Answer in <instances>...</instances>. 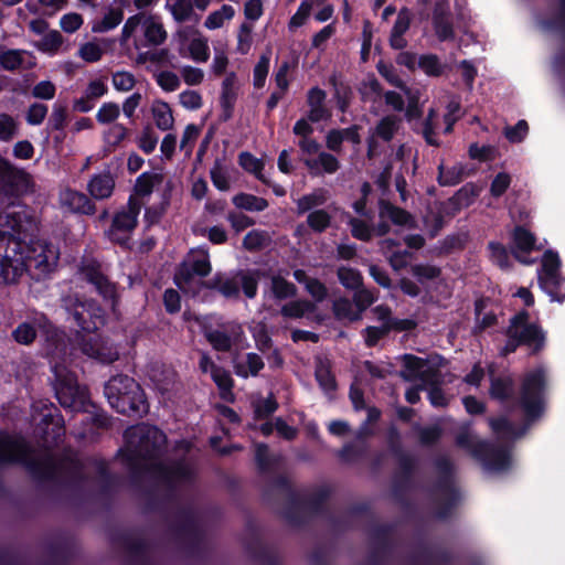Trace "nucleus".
I'll use <instances>...</instances> for the list:
<instances>
[{
	"instance_id": "obj_1",
	"label": "nucleus",
	"mask_w": 565,
	"mask_h": 565,
	"mask_svg": "<svg viewBox=\"0 0 565 565\" xmlns=\"http://www.w3.org/2000/svg\"><path fill=\"white\" fill-rule=\"evenodd\" d=\"M32 177L24 169L18 168L0 156V247H33L38 234V225L33 216L24 210L10 211L21 199L31 192Z\"/></svg>"
},
{
	"instance_id": "obj_2",
	"label": "nucleus",
	"mask_w": 565,
	"mask_h": 565,
	"mask_svg": "<svg viewBox=\"0 0 565 565\" xmlns=\"http://www.w3.org/2000/svg\"><path fill=\"white\" fill-rule=\"evenodd\" d=\"M63 305L75 322L77 332L82 333L81 348L83 353L102 363H111L117 360V350L95 334L105 323L100 307L95 301H79L73 297L64 298Z\"/></svg>"
},
{
	"instance_id": "obj_3",
	"label": "nucleus",
	"mask_w": 565,
	"mask_h": 565,
	"mask_svg": "<svg viewBox=\"0 0 565 565\" xmlns=\"http://www.w3.org/2000/svg\"><path fill=\"white\" fill-rule=\"evenodd\" d=\"M105 395L113 408L127 415L148 412L146 396L139 384L127 375H117L105 385Z\"/></svg>"
},
{
	"instance_id": "obj_4",
	"label": "nucleus",
	"mask_w": 565,
	"mask_h": 565,
	"mask_svg": "<svg viewBox=\"0 0 565 565\" xmlns=\"http://www.w3.org/2000/svg\"><path fill=\"white\" fill-rule=\"evenodd\" d=\"M545 343L543 330L529 322V315L521 311L511 319L508 329V341L502 349V354L514 352L521 344L527 345L533 352L540 351Z\"/></svg>"
},
{
	"instance_id": "obj_5",
	"label": "nucleus",
	"mask_w": 565,
	"mask_h": 565,
	"mask_svg": "<svg viewBox=\"0 0 565 565\" xmlns=\"http://www.w3.org/2000/svg\"><path fill=\"white\" fill-rule=\"evenodd\" d=\"M210 271L207 254L203 249L191 250L175 274L174 281L183 292L196 295L203 285L202 278Z\"/></svg>"
},
{
	"instance_id": "obj_6",
	"label": "nucleus",
	"mask_w": 565,
	"mask_h": 565,
	"mask_svg": "<svg viewBox=\"0 0 565 565\" xmlns=\"http://www.w3.org/2000/svg\"><path fill=\"white\" fill-rule=\"evenodd\" d=\"M142 204L141 200L135 198V195H129L127 205L114 214L107 232L111 243L118 244L120 247H129L127 244L132 231L138 225V216Z\"/></svg>"
},
{
	"instance_id": "obj_7",
	"label": "nucleus",
	"mask_w": 565,
	"mask_h": 565,
	"mask_svg": "<svg viewBox=\"0 0 565 565\" xmlns=\"http://www.w3.org/2000/svg\"><path fill=\"white\" fill-rule=\"evenodd\" d=\"M545 383V370L543 367H537L524 375L520 403L524 413L531 419L539 417L544 409Z\"/></svg>"
},
{
	"instance_id": "obj_8",
	"label": "nucleus",
	"mask_w": 565,
	"mask_h": 565,
	"mask_svg": "<svg viewBox=\"0 0 565 565\" xmlns=\"http://www.w3.org/2000/svg\"><path fill=\"white\" fill-rule=\"evenodd\" d=\"M128 449L136 456H151L166 443V436L157 427L141 424L128 428L125 433Z\"/></svg>"
},
{
	"instance_id": "obj_9",
	"label": "nucleus",
	"mask_w": 565,
	"mask_h": 565,
	"mask_svg": "<svg viewBox=\"0 0 565 565\" xmlns=\"http://www.w3.org/2000/svg\"><path fill=\"white\" fill-rule=\"evenodd\" d=\"M55 374V393L58 402L65 408L78 411L86 402V391L77 385L73 374L63 367L53 366Z\"/></svg>"
},
{
	"instance_id": "obj_10",
	"label": "nucleus",
	"mask_w": 565,
	"mask_h": 565,
	"mask_svg": "<svg viewBox=\"0 0 565 565\" xmlns=\"http://www.w3.org/2000/svg\"><path fill=\"white\" fill-rule=\"evenodd\" d=\"M559 257L557 253L547 249L542 257V269L539 271L541 288L551 297L552 301L564 302L565 292L561 290L563 278L558 273Z\"/></svg>"
},
{
	"instance_id": "obj_11",
	"label": "nucleus",
	"mask_w": 565,
	"mask_h": 565,
	"mask_svg": "<svg viewBox=\"0 0 565 565\" xmlns=\"http://www.w3.org/2000/svg\"><path fill=\"white\" fill-rule=\"evenodd\" d=\"M170 190H164L161 201L158 204L146 207L143 214L145 230L143 238L139 247H154L157 239L150 234L154 226H158L170 205Z\"/></svg>"
},
{
	"instance_id": "obj_12",
	"label": "nucleus",
	"mask_w": 565,
	"mask_h": 565,
	"mask_svg": "<svg viewBox=\"0 0 565 565\" xmlns=\"http://www.w3.org/2000/svg\"><path fill=\"white\" fill-rule=\"evenodd\" d=\"M24 266L23 254L19 249H0V286L15 282Z\"/></svg>"
},
{
	"instance_id": "obj_13",
	"label": "nucleus",
	"mask_w": 565,
	"mask_h": 565,
	"mask_svg": "<svg viewBox=\"0 0 565 565\" xmlns=\"http://www.w3.org/2000/svg\"><path fill=\"white\" fill-rule=\"evenodd\" d=\"M199 366L203 373H210L220 390L222 398L233 401V380L231 374L223 367L217 366L206 353L201 354Z\"/></svg>"
},
{
	"instance_id": "obj_14",
	"label": "nucleus",
	"mask_w": 565,
	"mask_h": 565,
	"mask_svg": "<svg viewBox=\"0 0 565 565\" xmlns=\"http://www.w3.org/2000/svg\"><path fill=\"white\" fill-rule=\"evenodd\" d=\"M81 271L105 298L116 297V287L105 277L100 264L93 259H85Z\"/></svg>"
},
{
	"instance_id": "obj_15",
	"label": "nucleus",
	"mask_w": 565,
	"mask_h": 565,
	"mask_svg": "<svg viewBox=\"0 0 565 565\" xmlns=\"http://www.w3.org/2000/svg\"><path fill=\"white\" fill-rule=\"evenodd\" d=\"M405 370L403 376L406 380H420L425 384H437L436 374L428 361L420 358L406 355L404 358Z\"/></svg>"
},
{
	"instance_id": "obj_16",
	"label": "nucleus",
	"mask_w": 565,
	"mask_h": 565,
	"mask_svg": "<svg viewBox=\"0 0 565 565\" xmlns=\"http://www.w3.org/2000/svg\"><path fill=\"white\" fill-rule=\"evenodd\" d=\"M236 79V74L231 72L222 82V90L220 96V106L222 108V113L218 117L221 122H226L233 117L235 103L237 100V89L235 87Z\"/></svg>"
},
{
	"instance_id": "obj_17",
	"label": "nucleus",
	"mask_w": 565,
	"mask_h": 565,
	"mask_svg": "<svg viewBox=\"0 0 565 565\" xmlns=\"http://www.w3.org/2000/svg\"><path fill=\"white\" fill-rule=\"evenodd\" d=\"M87 190L95 200H106L110 198L115 190V178L110 170L107 169L100 173L94 174L87 184Z\"/></svg>"
},
{
	"instance_id": "obj_18",
	"label": "nucleus",
	"mask_w": 565,
	"mask_h": 565,
	"mask_svg": "<svg viewBox=\"0 0 565 565\" xmlns=\"http://www.w3.org/2000/svg\"><path fill=\"white\" fill-rule=\"evenodd\" d=\"M26 451L22 439L0 434V461H24Z\"/></svg>"
},
{
	"instance_id": "obj_19",
	"label": "nucleus",
	"mask_w": 565,
	"mask_h": 565,
	"mask_svg": "<svg viewBox=\"0 0 565 565\" xmlns=\"http://www.w3.org/2000/svg\"><path fill=\"white\" fill-rule=\"evenodd\" d=\"M415 327L413 320L403 319V322H386V324H380L377 327H367L364 330V339L367 347H373L377 341L387 334L392 330L406 331Z\"/></svg>"
},
{
	"instance_id": "obj_20",
	"label": "nucleus",
	"mask_w": 565,
	"mask_h": 565,
	"mask_svg": "<svg viewBox=\"0 0 565 565\" xmlns=\"http://www.w3.org/2000/svg\"><path fill=\"white\" fill-rule=\"evenodd\" d=\"M433 28L439 41H451L455 39V31L451 14L448 10L437 6L433 11Z\"/></svg>"
},
{
	"instance_id": "obj_21",
	"label": "nucleus",
	"mask_w": 565,
	"mask_h": 565,
	"mask_svg": "<svg viewBox=\"0 0 565 565\" xmlns=\"http://www.w3.org/2000/svg\"><path fill=\"white\" fill-rule=\"evenodd\" d=\"M233 363L235 374L243 379L258 375L259 371L264 367L262 358L256 353L237 356Z\"/></svg>"
},
{
	"instance_id": "obj_22",
	"label": "nucleus",
	"mask_w": 565,
	"mask_h": 565,
	"mask_svg": "<svg viewBox=\"0 0 565 565\" xmlns=\"http://www.w3.org/2000/svg\"><path fill=\"white\" fill-rule=\"evenodd\" d=\"M329 83L334 89L333 97L335 99L338 110L345 114L351 107L354 98L352 87L348 83L339 81L337 75L330 76Z\"/></svg>"
},
{
	"instance_id": "obj_23",
	"label": "nucleus",
	"mask_w": 565,
	"mask_h": 565,
	"mask_svg": "<svg viewBox=\"0 0 565 565\" xmlns=\"http://www.w3.org/2000/svg\"><path fill=\"white\" fill-rule=\"evenodd\" d=\"M437 182L440 186H455L459 184L466 175V166L456 163L452 167H446L444 160L437 167Z\"/></svg>"
},
{
	"instance_id": "obj_24",
	"label": "nucleus",
	"mask_w": 565,
	"mask_h": 565,
	"mask_svg": "<svg viewBox=\"0 0 565 565\" xmlns=\"http://www.w3.org/2000/svg\"><path fill=\"white\" fill-rule=\"evenodd\" d=\"M303 163L313 175L319 174L320 167L328 174L335 173L340 168L337 157L326 151L320 152L317 159H305Z\"/></svg>"
},
{
	"instance_id": "obj_25",
	"label": "nucleus",
	"mask_w": 565,
	"mask_h": 565,
	"mask_svg": "<svg viewBox=\"0 0 565 565\" xmlns=\"http://www.w3.org/2000/svg\"><path fill=\"white\" fill-rule=\"evenodd\" d=\"M163 181V175L161 173L153 172H142L137 179L130 195H135V198H146L151 195L153 189L157 184Z\"/></svg>"
},
{
	"instance_id": "obj_26",
	"label": "nucleus",
	"mask_w": 565,
	"mask_h": 565,
	"mask_svg": "<svg viewBox=\"0 0 565 565\" xmlns=\"http://www.w3.org/2000/svg\"><path fill=\"white\" fill-rule=\"evenodd\" d=\"M316 306L307 300H295L284 305L280 313L284 318L300 319L313 317Z\"/></svg>"
},
{
	"instance_id": "obj_27",
	"label": "nucleus",
	"mask_w": 565,
	"mask_h": 565,
	"mask_svg": "<svg viewBox=\"0 0 565 565\" xmlns=\"http://www.w3.org/2000/svg\"><path fill=\"white\" fill-rule=\"evenodd\" d=\"M238 164L246 172L254 174L255 178L262 183L269 184L268 180L263 173L265 163L262 159L256 158L248 151H242L238 154Z\"/></svg>"
},
{
	"instance_id": "obj_28",
	"label": "nucleus",
	"mask_w": 565,
	"mask_h": 565,
	"mask_svg": "<svg viewBox=\"0 0 565 565\" xmlns=\"http://www.w3.org/2000/svg\"><path fill=\"white\" fill-rule=\"evenodd\" d=\"M232 202L237 209L249 212H262L269 205L266 199L245 192L234 195Z\"/></svg>"
},
{
	"instance_id": "obj_29",
	"label": "nucleus",
	"mask_w": 565,
	"mask_h": 565,
	"mask_svg": "<svg viewBox=\"0 0 565 565\" xmlns=\"http://www.w3.org/2000/svg\"><path fill=\"white\" fill-rule=\"evenodd\" d=\"M380 216L391 220L395 225H406L412 218L409 212L385 200L380 201Z\"/></svg>"
},
{
	"instance_id": "obj_30",
	"label": "nucleus",
	"mask_w": 565,
	"mask_h": 565,
	"mask_svg": "<svg viewBox=\"0 0 565 565\" xmlns=\"http://www.w3.org/2000/svg\"><path fill=\"white\" fill-rule=\"evenodd\" d=\"M38 252V249H32ZM58 249H39V253L31 259L34 267L41 274L51 273L57 265Z\"/></svg>"
},
{
	"instance_id": "obj_31",
	"label": "nucleus",
	"mask_w": 565,
	"mask_h": 565,
	"mask_svg": "<svg viewBox=\"0 0 565 565\" xmlns=\"http://www.w3.org/2000/svg\"><path fill=\"white\" fill-rule=\"evenodd\" d=\"M152 115L158 129L167 131L173 128L174 118L171 107L167 102L158 100L152 106Z\"/></svg>"
},
{
	"instance_id": "obj_32",
	"label": "nucleus",
	"mask_w": 565,
	"mask_h": 565,
	"mask_svg": "<svg viewBox=\"0 0 565 565\" xmlns=\"http://www.w3.org/2000/svg\"><path fill=\"white\" fill-rule=\"evenodd\" d=\"M68 118L67 105L55 103L46 122V130L50 132L65 130L68 125Z\"/></svg>"
},
{
	"instance_id": "obj_33",
	"label": "nucleus",
	"mask_w": 565,
	"mask_h": 565,
	"mask_svg": "<svg viewBox=\"0 0 565 565\" xmlns=\"http://www.w3.org/2000/svg\"><path fill=\"white\" fill-rule=\"evenodd\" d=\"M328 200L327 191L322 188L313 190L309 194L302 195L297 201V209L299 214H303L313 210L315 207L323 205Z\"/></svg>"
},
{
	"instance_id": "obj_34",
	"label": "nucleus",
	"mask_w": 565,
	"mask_h": 565,
	"mask_svg": "<svg viewBox=\"0 0 565 565\" xmlns=\"http://www.w3.org/2000/svg\"><path fill=\"white\" fill-rule=\"evenodd\" d=\"M295 279L303 284L308 294L317 301H322L327 296V289L323 284L317 279L308 278L306 273L301 269H297L294 273Z\"/></svg>"
},
{
	"instance_id": "obj_35",
	"label": "nucleus",
	"mask_w": 565,
	"mask_h": 565,
	"mask_svg": "<svg viewBox=\"0 0 565 565\" xmlns=\"http://www.w3.org/2000/svg\"><path fill=\"white\" fill-rule=\"evenodd\" d=\"M143 26V35L149 44L160 45L167 40V32L162 23L156 21L153 17L147 18Z\"/></svg>"
},
{
	"instance_id": "obj_36",
	"label": "nucleus",
	"mask_w": 565,
	"mask_h": 565,
	"mask_svg": "<svg viewBox=\"0 0 565 565\" xmlns=\"http://www.w3.org/2000/svg\"><path fill=\"white\" fill-rule=\"evenodd\" d=\"M28 54L24 50H2L0 51V68L4 71L14 72L22 67L24 55Z\"/></svg>"
},
{
	"instance_id": "obj_37",
	"label": "nucleus",
	"mask_w": 565,
	"mask_h": 565,
	"mask_svg": "<svg viewBox=\"0 0 565 565\" xmlns=\"http://www.w3.org/2000/svg\"><path fill=\"white\" fill-rule=\"evenodd\" d=\"M417 66L430 77H439L445 71V65L441 63L440 58L433 53L420 55L417 61Z\"/></svg>"
},
{
	"instance_id": "obj_38",
	"label": "nucleus",
	"mask_w": 565,
	"mask_h": 565,
	"mask_svg": "<svg viewBox=\"0 0 565 565\" xmlns=\"http://www.w3.org/2000/svg\"><path fill=\"white\" fill-rule=\"evenodd\" d=\"M124 19V11L120 8H110L104 18L94 23L92 31L95 33H104L115 29Z\"/></svg>"
},
{
	"instance_id": "obj_39",
	"label": "nucleus",
	"mask_w": 565,
	"mask_h": 565,
	"mask_svg": "<svg viewBox=\"0 0 565 565\" xmlns=\"http://www.w3.org/2000/svg\"><path fill=\"white\" fill-rule=\"evenodd\" d=\"M478 196V190L473 183L462 185L450 199L449 204L456 210L470 205L475 198Z\"/></svg>"
},
{
	"instance_id": "obj_40",
	"label": "nucleus",
	"mask_w": 565,
	"mask_h": 565,
	"mask_svg": "<svg viewBox=\"0 0 565 565\" xmlns=\"http://www.w3.org/2000/svg\"><path fill=\"white\" fill-rule=\"evenodd\" d=\"M398 130V119L387 115L379 120L375 126V135L385 142H390Z\"/></svg>"
},
{
	"instance_id": "obj_41",
	"label": "nucleus",
	"mask_w": 565,
	"mask_h": 565,
	"mask_svg": "<svg viewBox=\"0 0 565 565\" xmlns=\"http://www.w3.org/2000/svg\"><path fill=\"white\" fill-rule=\"evenodd\" d=\"M235 10L230 4H223L221 9L211 12L204 21V26L209 30H215L223 26L225 20L233 19Z\"/></svg>"
},
{
	"instance_id": "obj_42",
	"label": "nucleus",
	"mask_w": 565,
	"mask_h": 565,
	"mask_svg": "<svg viewBox=\"0 0 565 565\" xmlns=\"http://www.w3.org/2000/svg\"><path fill=\"white\" fill-rule=\"evenodd\" d=\"M63 41V35L58 31L52 30L43 35L41 41L36 43V47L43 53L54 55L62 46Z\"/></svg>"
},
{
	"instance_id": "obj_43",
	"label": "nucleus",
	"mask_w": 565,
	"mask_h": 565,
	"mask_svg": "<svg viewBox=\"0 0 565 565\" xmlns=\"http://www.w3.org/2000/svg\"><path fill=\"white\" fill-rule=\"evenodd\" d=\"M19 134V121L7 113L0 114V141L10 142Z\"/></svg>"
},
{
	"instance_id": "obj_44",
	"label": "nucleus",
	"mask_w": 565,
	"mask_h": 565,
	"mask_svg": "<svg viewBox=\"0 0 565 565\" xmlns=\"http://www.w3.org/2000/svg\"><path fill=\"white\" fill-rule=\"evenodd\" d=\"M316 379L320 387L328 394L333 392L337 387L334 376L330 371L328 362L319 361L316 367Z\"/></svg>"
},
{
	"instance_id": "obj_45",
	"label": "nucleus",
	"mask_w": 565,
	"mask_h": 565,
	"mask_svg": "<svg viewBox=\"0 0 565 565\" xmlns=\"http://www.w3.org/2000/svg\"><path fill=\"white\" fill-rule=\"evenodd\" d=\"M331 215L326 210H313L307 216L308 226L316 233H323L331 225Z\"/></svg>"
},
{
	"instance_id": "obj_46",
	"label": "nucleus",
	"mask_w": 565,
	"mask_h": 565,
	"mask_svg": "<svg viewBox=\"0 0 565 565\" xmlns=\"http://www.w3.org/2000/svg\"><path fill=\"white\" fill-rule=\"evenodd\" d=\"M190 56L200 63H204L210 58V47L207 39L203 36L194 38L189 44Z\"/></svg>"
},
{
	"instance_id": "obj_47",
	"label": "nucleus",
	"mask_w": 565,
	"mask_h": 565,
	"mask_svg": "<svg viewBox=\"0 0 565 565\" xmlns=\"http://www.w3.org/2000/svg\"><path fill=\"white\" fill-rule=\"evenodd\" d=\"M270 58L268 55H260L258 62L253 70V85L255 88L260 89L265 86L266 78L269 72Z\"/></svg>"
},
{
	"instance_id": "obj_48",
	"label": "nucleus",
	"mask_w": 565,
	"mask_h": 565,
	"mask_svg": "<svg viewBox=\"0 0 565 565\" xmlns=\"http://www.w3.org/2000/svg\"><path fill=\"white\" fill-rule=\"evenodd\" d=\"M173 19L179 22L189 21L193 14L192 0H174V3L170 7Z\"/></svg>"
},
{
	"instance_id": "obj_49",
	"label": "nucleus",
	"mask_w": 565,
	"mask_h": 565,
	"mask_svg": "<svg viewBox=\"0 0 565 565\" xmlns=\"http://www.w3.org/2000/svg\"><path fill=\"white\" fill-rule=\"evenodd\" d=\"M205 338L217 351L226 352L232 347V338L222 330H212L205 332Z\"/></svg>"
},
{
	"instance_id": "obj_50",
	"label": "nucleus",
	"mask_w": 565,
	"mask_h": 565,
	"mask_svg": "<svg viewBox=\"0 0 565 565\" xmlns=\"http://www.w3.org/2000/svg\"><path fill=\"white\" fill-rule=\"evenodd\" d=\"M514 247H537L535 235L522 225H516L512 233Z\"/></svg>"
},
{
	"instance_id": "obj_51",
	"label": "nucleus",
	"mask_w": 565,
	"mask_h": 565,
	"mask_svg": "<svg viewBox=\"0 0 565 565\" xmlns=\"http://www.w3.org/2000/svg\"><path fill=\"white\" fill-rule=\"evenodd\" d=\"M271 291L278 299L289 298L296 295V287L279 276L271 278Z\"/></svg>"
},
{
	"instance_id": "obj_52",
	"label": "nucleus",
	"mask_w": 565,
	"mask_h": 565,
	"mask_svg": "<svg viewBox=\"0 0 565 565\" xmlns=\"http://www.w3.org/2000/svg\"><path fill=\"white\" fill-rule=\"evenodd\" d=\"M529 131V124L524 119H520L514 126H507L504 128V137L512 143H518L524 140Z\"/></svg>"
},
{
	"instance_id": "obj_53",
	"label": "nucleus",
	"mask_w": 565,
	"mask_h": 565,
	"mask_svg": "<svg viewBox=\"0 0 565 565\" xmlns=\"http://www.w3.org/2000/svg\"><path fill=\"white\" fill-rule=\"evenodd\" d=\"M120 115L119 106L116 103H104L96 114V120L99 124L114 122Z\"/></svg>"
},
{
	"instance_id": "obj_54",
	"label": "nucleus",
	"mask_w": 565,
	"mask_h": 565,
	"mask_svg": "<svg viewBox=\"0 0 565 565\" xmlns=\"http://www.w3.org/2000/svg\"><path fill=\"white\" fill-rule=\"evenodd\" d=\"M49 111V107L42 103H33L29 106L25 120L31 126L41 125Z\"/></svg>"
},
{
	"instance_id": "obj_55",
	"label": "nucleus",
	"mask_w": 565,
	"mask_h": 565,
	"mask_svg": "<svg viewBox=\"0 0 565 565\" xmlns=\"http://www.w3.org/2000/svg\"><path fill=\"white\" fill-rule=\"evenodd\" d=\"M435 116H436L435 110L433 108L429 109L427 117L425 118V120L423 122V131L422 132H423V137L427 145L433 146V147H439L440 141L436 138V134H435V122H434Z\"/></svg>"
},
{
	"instance_id": "obj_56",
	"label": "nucleus",
	"mask_w": 565,
	"mask_h": 565,
	"mask_svg": "<svg viewBox=\"0 0 565 565\" xmlns=\"http://www.w3.org/2000/svg\"><path fill=\"white\" fill-rule=\"evenodd\" d=\"M338 277L344 287L351 289L358 288L362 281L360 273L350 267H340L338 269Z\"/></svg>"
},
{
	"instance_id": "obj_57",
	"label": "nucleus",
	"mask_w": 565,
	"mask_h": 565,
	"mask_svg": "<svg viewBox=\"0 0 565 565\" xmlns=\"http://www.w3.org/2000/svg\"><path fill=\"white\" fill-rule=\"evenodd\" d=\"M210 177L213 185L220 191H227L230 189V181L223 171L222 163L218 159L215 160L214 166L210 171Z\"/></svg>"
},
{
	"instance_id": "obj_58",
	"label": "nucleus",
	"mask_w": 565,
	"mask_h": 565,
	"mask_svg": "<svg viewBox=\"0 0 565 565\" xmlns=\"http://www.w3.org/2000/svg\"><path fill=\"white\" fill-rule=\"evenodd\" d=\"M334 315L339 319H348L354 321L360 319L361 312H354L352 303L347 299H339L333 303Z\"/></svg>"
},
{
	"instance_id": "obj_59",
	"label": "nucleus",
	"mask_w": 565,
	"mask_h": 565,
	"mask_svg": "<svg viewBox=\"0 0 565 565\" xmlns=\"http://www.w3.org/2000/svg\"><path fill=\"white\" fill-rule=\"evenodd\" d=\"M113 85L119 92H128L136 85L135 76L126 71H119L113 74Z\"/></svg>"
},
{
	"instance_id": "obj_60",
	"label": "nucleus",
	"mask_w": 565,
	"mask_h": 565,
	"mask_svg": "<svg viewBox=\"0 0 565 565\" xmlns=\"http://www.w3.org/2000/svg\"><path fill=\"white\" fill-rule=\"evenodd\" d=\"M511 184V177L507 172H499L492 180L490 193L493 198L502 196Z\"/></svg>"
},
{
	"instance_id": "obj_61",
	"label": "nucleus",
	"mask_w": 565,
	"mask_h": 565,
	"mask_svg": "<svg viewBox=\"0 0 565 565\" xmlns=\"http://www.w3.org/2000/svg\"><path fill=\"white\" fill-rule=\"evenodd\" d=\"M412 271L417 280L423 285L437 279L440 274L437 267L426 265H416L412 268Z\"/></svg>"
},
{
	"instance_id": "obj_62",
	"label": "nucleus",
	"mask_w": 565,
	"mask_h": 565,
	"mask_svg": "<svg viewBox=\"0 0 565 565\" xmlns=\"http://www.w3.org/2000/svg\"><path fill=\"white\" fill-rule=\"evenodd\" d=\"M157 84L164 92H174L180 87L178 75L171 71H162L156 77Z\"/></svg>"
},
{
	"instance_id": "obj_63",
	"label": "nucleus",
	"mask_w": 565,
	"mask_h": 565,
	"mask_svg": "<svg viewBox=\"0 0 565 565\" xmlns=\"http://www.w3.org/2000/svg\"><path fill=\"white\" fill-rule=\"evenodd\" d=\"M513 388V382L510 377L495 379L491 384V396L494 398L503 399L510 395Z\"/></svg>"
},
{
	"instance_id": "obj_64",
	"label": "nucleus",
	"mask_w": 565,
	"mask_h": 565,
	"mask_svg": "<svg viewBox=\"0 0 565 565\" xmlns=\"http://www.w3.org/2000/svg\"><path fill=\"white\" fill-rule=\"evenodd\" d=\"M73 204L78 213L85 215H94L96 213V204L84 193L75 192L73 195Z\"/></svg>"
}]
</instances>
